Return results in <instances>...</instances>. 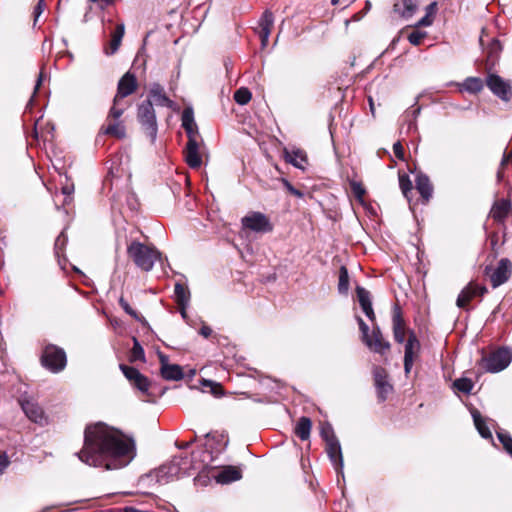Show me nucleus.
I'll list each match as a JSON object with an SVG mask.
<instances>
[{
  "label": "nucleus",
  "instance_id": "nucleus-9",
  "mask_svg": "<svg viewBox=\"0 0 512 512\" xmlns=\"http://www.w3.org/2000/svg\"><path fill=\"white\" fill-rule=\"evenodd\" d=\"M137 89V80L134 74L127 72L118 82L117 93L113 99V105L119 106L120 101L133 94Z\"/></svg>",
  "mask_w": 512,
  "mask_h": 512
},
{
  "label": "nucleus",
  "instance_id": "nucleus-12",
  "mask_svg": "<svg viewBox=\"0 0 512 512\" xmlns=\"http://www.w3.org/2000/svg\"><path fill=\"white\" fill-rule=\"evenodd\" d=\"M374 383L379 401L383 402L393 391V386L388 381V374L382 367L376 366L373 369Z\"/></svg>",
  "mask_w": 512,
  "mask_h": 512
},
{
  "label": "nucleus",
  "instance_id": "nucleus-51",
  "mask_svg": "<svg viewBox=\"0 0 512 512\" xmlns=\"http://www.w3.org/2000/svg\"><path fill=\"white\" fill-rule=\"evenodd\" d=\"M393 152L398 159H400V160L404 159V149H403L402 144L399 141L394 143Z\"/></svg>",
  "mask_w": 512,
  "mask_h": 512
},
{
  "label": "nucleus",
  "instance_id": "nucleus-61",
  "mask_svg": "<svg viewBox=\"0 0 512 512\" xmlns=\"http://www.w3.org/2000/svg\"><path fill=\"white\" fill-rule=\"evenodd\" d=\"M90 2H93V3H96V2H101L103 3L105 6H109V5H112L114 3L115 0H89Z\"/></svg>",
  "mask_w": 512,
  "mask_h": 512
},
{
  "label": "nucleus",
  "instance_id": "nucleus-6",
  "mask_svg": "<svg viewBox=\"0 0 512 512\" xmlns=\"http://www.w3.org/2000/svg\"><path fill=\"white\" fill-rule=\"evenodd\" d=\"M137 118L151 142H155L158 128L155 110L151 101H144L139 105Z\"/></svg>",
  "mask_w": 512,
  "mask_h": 512
},
{
  "label": "nucleus",
  "instance_id": "nucleus-27",
  "mask_svg": "<svg viewBox=\"0 0 512 512\" xmlns=\"http://www.w3.org/2000/svg\"><path fill=\"white\" fill-rule=\"evenodd\" d=\"M125 33V26L120 23L116 26L115 30L111 34V40L109 43V50H106V54L112 55L116 53L121 45L122 38Z\"/></svg>",
  "mask_w": 512,
  "mask_h": 512
},
{
  "label": "nucleus",
  "instance_id": "nucleus-33",
  "mask_svg": "<svg viewBox=\"0 0 512 512\" xmlns=\"http://www.w3.org/2000/svg\"><path fill=\"white\" fill-rule=\"evenodd\" d=\"M286 160L297 168H304L307 163V157L302 150H294L291 153L286 152Z\"/></svg>",
  "mask_w": 512,
  "mask_h": 512
},
{
  "label": "nucleus",
  "instance_id": "nucleus-31",
  "mask_svg": "<svg viewBox=\"0 0 512 512\" xmlns=\"http://www.w3.org/2000/svg\"><path fill=\"white\" fill-rule=\"evenodd\" d=\"M463 90L469 93H479L484 88V82L479 77H468L461 84Z\"/></svg>",
  "mask_w": 512,
  "mask_h": 512
},
{
  "label": "nucleus",
  "instance_id": "nucleus-43",
  "mask_svg": "<svg viewBox=\"0 0 512 512\" xmlns=\"http://www.w3.org/2000/svg\"><path fill=\"white\" fill-rule=\"evenodd\" d=\"M497 437L501 444L503 445L504 449L508 454L512 456V437L509 433L505 431H499L497 432Z\"/></svg>",
  "mask_w": 512,
  "mask_h": 512
},
{
  "label": "nucleus",
  "instance_id": "nucleus-34",
  "mask_svg": "<svg viewBox=\"0 0 512 512\" xmlns=\"http://www.w3.org/2000/svg\"><path fill=\"white\" fill-rule=\"evenodd\" d=\"M502 50L501 44L497 39H493L486 50L487 53V62L491 65H494L496 59L498 58L500 52Z\"/></svg>",
  "mask_w": 512,
  "mask_h": 512
},
{
  "label": "nucleus",
  "instance_id": "nucleus-48",
  "mask_svg": "<svg viewBox=\"0 0 512 512\" xmlns=\"http://www.w3.org/2000/svg\"><path fill=\"white\" fill-rule=\"evenodd\" d=\"M357 322L359 325V329L362 333V341H365L370 336L369 327L361 317H357Z\"/></svg>",
  "mask_w": 512,
  "mask_h": 512
},
{
  "label": "nucleus",
  "instance_id": "nucleus-22",
  "mask_svg": "<svg viewBox=\"0 0 512 512\" xmlns=\"http://www.w3.org/2000/svg\"><path fill=\"white\" fill-rule=\"evenodd\" d=\"M511 209V202L507 199H499L494 202L491 210L490 216L497 222L502 223L508 216V213Z\"/></svg>",
  "mask_w": 512,
  "mask_h": 512
},
{
  "label": "nucleus",
  "instance_id": "nucleus-17",
  "mask_svg": "<svg viewBox=\"0 0 512 512\" xmlns=\"http://www.w3.org/2000/svg\"><path fill=\"white\" fill-rule=\"evenodd\" d=\"M182 127L185 129L188 141H203L194 119V112L191 107H186L182 112Z\"/></svg>",
  "mask_w": 512,
  "mask_h": 512
},
{
  "label": "nucleus",
  "instance_id": "nucleus-14",
  "mask_svg": "<svg viewBox=\"0 0 512 512\" xmlns=\"http://www.w3.org/2000/svg\"><path fill=\"white\" fill-rule=\"evenodd\" d=\"M119 367L124 376L135 388L143 393L148 392L150 381L146 376L141 374L138 369L125 364H120Z\"/></svg>",
  "mask_w": 512,
  "mask_h": 512
},
{
  "label": "nucleus",
  "instance_id": "nucleus-18",
  "mask_svg": "<svg viewBox=\"0 0 512 512\" xmlns=\"http://www.w3.org/2000/svg\"><path fill=\"white\" fill-rule=\"evenodd\" d=\"M363 342L375 353L384 354L390 349V343L384 339L378 326L373 327L370 336Z\"/></svg>",
  "mask_w": 512,
  "mask_h": 512
},
{
  "label": "nucleus",
  "instance_id": "nucleus-46",
  "mask_svg": "<svg viewBox=\"0 0 512 512\" xmlns=\"http://www.w3.org/2000/svg\"><path fill=\"white\" fill-rule=\"evenodd\" d=\"M426 36V33L421 31H413L409 34L408 40L412 45H419L421 44L422 40Z\"/></svg>",
  "mask_w": 512,
  "mask_h": 512
},
{
  "label": "nucleus",
  "instance_id": "nucleus-42",
  "mask_svg": "<svg viewBox=\"0 0 512 512\" xmlns=\"http://www.w3.org/2000/svg\"><path fill=\"white\" fill-rule=\"evenodd\" d=\"M356 294H357L358 302L361 307L368 306V305L372 304L370 292L368 290H366L365 288L358 286L356 288Z\"/></svg>",
  "mask_w": 512,
  "mask_h": 512
},
{
  "label": "nucleus",
  "instance_id": "nucleus-40",
  "mask_svg": "<svg viewBox=\"0 0 512 512\" xmlns=\"http://www.w3.org/2000/svg\"><path fill=\"white\" fill-rule=\"evenodd\" d=\"M252 94L249 89L241 87L234 93V100L240 105H245L251 100Z\"/></svg>",
  "mask_w": 512,
  "mask_h": 512
},
{
  "label": "nucleus",
  "instance_id": "nucleus-24",
  "mask_svg": "<svg viewBox=\"0 0 512 512\" xmlns=\"http://www.w3.org/2000/svg\"><path fill=\"white\" fill-rule=\"evenodd\" d=\"M416 189L421 195L423 202L427 203L433 194V186L428 178L424 174H418L416 176Z\"/></svg>",
  "mask_w": 512,
  "mask_h": 512
},
{
  "label": "nucleus",
  "instance_id": "nucleus-53",
  "mask_svg": "<svg viewBox=\"0 0 512 512\" xmlns=\"http://www.w3.org/2000/svg\"><path fill=\"white\" fill-rule=\"evenodd\" d=\"M433 22L432 16L429 14H426L424 17H422L418 23L417 26H430Z\"/></svg>",
  "mask_w": 512,
  "mask_h": 512
},
{
  "label": "nucleus",
  "instance_id": "nucleus-54",
  "mask_svg": "<svg viewBox=\"0 0 512 512\" xmlns=\"http://www.w3.org/2000/svg\"><path fill=\"white\" fill-rule=\"evenodd\" d=\"M271 31L272 30H261L260 31V38H261V43H262L263 47H265L267 45Z\"/></svg>",
  "mask_w": 512,
  "mask_h": 512
},
{
  "label": "nucleus",
  "instance_id": "nucleus-37",
  "mask_svg": "<svg viewBox=\"0 0 512 512\" xmlns=\"http://www.w3.org/2000/svg\"><path fill=\"white\" fill-rule=\"evenodd\" d=\"M349 290V274L345 266H341L339 270L338 291L340 294H347Z\"/></svg>",
  "mask_w": 512,
  "mask_h": 512
},
{
  "label": "nucleus",
  "instance_id": "nucleus-26",
  "mask_svg": "<svg viewBox=\"0 0 512 512\" xmlns=\"http://www.w3.org/2000/svg\"><path fill=\"white\" fill-rule=\"evenodd\" d=\"M241 471L234 466L223 468L216 476L218 483L226 484L241 479Z\"/></svg>",
  "mask_w": 512,
  "mask_h": 512
},
{
  "label": "nucleus",
  "instance_id": "nucleus-15",
  "mask_svg": "<svg viewBox=\"0 0 512 512\" xmlns=\"http://www.w3.org/2000/svg\"><path fill=\"white\" fill-rule=\"evenodd\" d=\"M19 403L25 415L34 423L44 425L47 423V417L43 409L33 399H20Z\"/></svg>",
  "mask_w": 512,
  "mask_h": 512
},
{
  "label": "nucleus",
  "instance_id": "nucleus-7",
  "mask_svg": "<svg viewBox=\"0 0 512 512\" xmlns=\"http://www.w3.org/2000/svg\"><path fill=\"white\" fill-rule=\"evenodd\" d=\"M42 365L53 373L62 371L67 363L66 353L63 349L48 345L45 347L42 357Z\"/></svg>",
  "mask_w": 512,
  "mask_h": 512
},
{
  "label": "nucleus",
  "instance_id": "nucleus-32",
  "mask_svg": "<svg viewBox=\"0 0 512 512\" xmlns=\"http://www.w3.org/2000/svg\"><path fill=\"white\" fill-rule=\"evenodd\" d=\"M174 297L177 305H189L190 291L181 283H176L174 287Z\"/></svg>",
  "mask_w": 512,
  "mask_h": 512
},
{
  "label": "nucleus",
  "instance_id": "nucleus-64",
  "mask_svg": "<svg viewBox=\"0 0 512 512\" xmlns=\"http://www.w3.org/2000/svg\"><path fill=\"white\" fill-rule=\"evenodd\" d=\"M42 80H43V74L40 73L39 76H38V79H37V82H36V85H35V92L38 90V88L40 87L41 83H42Z\"/></svg>",
  "mask_w": 512,
  "mask_h": 512
},
{
  "label": "nucleus",
  "instance_id": "nucleus-4",
  "mask_svg": "<svg viewBox=\"0 0 512 512\" xmlns=\"http://www.w3.org/2000/svg\"><path fill=\"white\" fill-rule=\"evenodd\" d=\"M512 360V352L508 348H499L479 361L480 367L490 373L504 370Z\"/></svg>",
  "mask_w": 512,
  "mask_h": 512
},
{
  "label": "nucleus",
  "instance_id": "nucleus-56",
  "mask_svg": "<svg viewBox=\"0 0 512 512\" xmlns=\"http://www.w3.org/2000/svg\"><path fill=\"white\" fill-rule=\"evenodd\" d=\"M212 333V329L206 325H203L200 329V334L205 337V338H208Z\"/></svg>",
  "mask_w": 512,
  "mask_h": 512
},
{
  "label": "nucleus",
  "instance_id": "nucleus-57",
  "mask_svg": "<svg viewBox=\"0 0 512 512\" xmlns=\"http://www.w3.org/2000/svg\"><path fill=\"white\" fill-rule=\"evenodd\" d=\"M73 190H74L73 186H70V185H66V186H64V187L62 188V193H63L64 195H66V196H67V198H69V201L71 200V198H70V197H71V194L73 193Z\"/></svg>",
  "mask_w": 512,
  "mask_h": 512
},
{
  "label": "nucleus",
  "instance_id": "nucleus-55",
  "mask_svg": "<svg viewBox=\"0 0 512 512\" xmlns=\"http://www.w3.org/2000/svg\"><path fill=\"white\" fill-rule=\"evenodd\" d=\"M9 465L8 457L4 455H0V474L3 473V471L7 468Z\"/></svg>",
  "mask_w": 512,
  "mask_h": 512
},
{
  "label": "nucleus",
  "instance_id": "nucleus-1",
  "mask_svg": "<svg viewBox=\"0 0 512 512\" xmlns=\"http://www.w3.org/2000/svg\"><path fill=\"white\" fill-rule=\"evenodd\" d=\"M76 455L89 466L105 470L120 469L134 458L135 444L120 430L98 422L86 426L83 447Z\"/></svg>",
  "mask_w": 512,
  "mask_h": 512
},
{
  "label": "nucleus",
  "instance_id": "nucleus-47",
  "mask_svg": "<svg viewBox=\"0 0 512 512\" xmlns=\"http://www.w3.org/2000/svg\"><path fill=\"white\" fill-rule=\"evenodd\" d=\"M321 436L325 440L326 443L328 442L330 437H336L335 434H334L333 428L329 424H326V425L322 426V428H321Z\"/></svg>",
  "mask_w": 512,
  "mask_h": 512
},
{
  "label": "nucleus",
  "instance_id": "nucleus-58",
  "mask_svg": "<svg viewBox=\"0 0 512 512\" xmlns=\"http://www.w3.org/2000/svg\"><path fill=\"white\" fill-rule=\"evenodd\" d=\"M436 2L430 3L426 8V14H429L430 16H433L436 12Z\"/></svg>",
  "mask_w": 512,
  "mask_h": 512
},
{
  "label": "nucleus",
  "instance_id": "nucleus-41",
  "mask_svg": "<svg viewBox=\"0 0 512 512\" xmlns=\"http://www.w3.org/2000/svg\"><path fill=\"white\" fill-rule=\"evenodd\" d=\"M274 24V15L270 10H266L259 21L261 30H272Z\"/></svg>",
  "mask_w": 512,
  "mask_h": 512
},
{
  "label": "nucleus",
  "instance_id": "nucleus-39",
  "mask_svg": "<svg viewBox=\"0 0 512 512\" xmlns=\"http://www.w3.org/2000/svg\"><path fill=\"white\" fill-rule=\"evenodd\" d=\"M133 342H134V345H133L131 353H130V361L131 362H135L138 360L144 361L145 360L144 349L142 348V346L140 345V343L138 342V340L136 338H133Z\"/></svg>",
  "mask_w": 512,
  "mask_h": 512
},
{
  "label": "nucleus",
  "instance_id": "nucleus-5",
  "mask_svg": "<svg viewBox=\"0 0 512 512\" xmlns=\"http://www.w3.org/2000/svg\"><path fill=\"white\" fill-rule=\"evenodd\" d=\"M123 112L124 108L113 105L100 129V132L118 139H123L126 136L125 125L120 119Z\"/></svg>",
  "mask_w": 512,
  "mask_h": 512
},
{
  "label": "nucleus",
  "instance_id": "nucleus-62",
  "mask_svg": "<svg viewBox=\"0 0 512 512\" xmlns=\"http://www.w3.org/2000/svg\"><path fill=\"white\" fill-rule=\"evenodd\" d=\"M178 307H179V310H180L181 316H182L183 318H186V316H187L186 308L188 307V305H178Z\"/></svg>",
  "mask_w": 512,
  "mask_h": 512
},
{
  "label": "nucleus",
  "instance_id": "nucleus-8",
  "mask_svg": "<svg viewBox=\"0 0 512 512\" xmlns=\"http://www.w3.org/2000/svg\"><path fill=\"white\" fill-rule=\"evenodd\" d=\"M512 264L509 259L502 258L496 268L486 267L485 275L490 278L494 288L504 284L511 276Z\"/></svg>",
  "mask_w": 512,
  "mask_h": 512
},
{
  "label": "nucleus",
  "instance_id": "nucleus-63",
  "mask_svg": "<svg viewBox=\"0 0 512 512\" xmlns=\"http://www.w3.org/2000/svg\"><path fill=\"white\" fill-rule=\"evenodd\" d=\"M291 194L298 198H302L304 196V193L296 188L291 192Z\"/></svg>",
  "mask_w": 512,
  "mask_h": 512
},
{
  "label": "nucleus",
  "instance_id": "nucleus-19",
  "mask_svg": "<svg viewBox=\"0 0 512 512\" xmlns=\"http://www.w3.org/2000/svg\"><path fill=\"white\" fill-rule=\"evenodd\" d=\"M203 141H188L184 155L185 161L192 169H198L202 165V155L200 152Z\"/></svg>",
  "mask_w": 512,
  "mask_h": 512
},
{
  "label": "nucleus",
  "instance_id": "nucleus-52",
  "mask_svg": "<svg viewBox=\"0 0 512 512\" xmlns=\"http://www.w3.org/2000/svg\"><path fill=\"white\" fill-rule=\"evenodd\" d=\"M361 308H362L363 312L365 313V315L368 317V319L371 322H374L376 319V316H375L372 304L368 305V306L361 307Z\"/></svg>",
  "mask_w": 512,
  "mask_h": 512
},
{
  "label": "nucleus",
  "instance_id": "nucleus-28",
  "mask_svg": "<svg viewBox=\"0 0 512 512\" xmlns=\"http://www.w3.org/2000/svg\"><path fill=\"white\" fill-rule=\"evenodd\" d=\"M471 415L479 434L485 439H491L492 433L486 424V420L481 416L480 412L477 409H473L471 411Z\"/></svg>",
  "mask_w": 512,
  "mask_h": 512
},
{
  "label": "nucleus",
  "instance_id": "nucleus-36",
  "mask_svg": "<svg viewBox=\"0 0 512 512\" xmlns=\"http://www.w3.org/2000/svg\"><path fill=\"white\" fill-rule=\"evenodd\" d=\"M119 305L128 315H130L136 321L142 324H147L145 318L141 316L136 310H134L124 297L119 298Z\"/></svg>",
  "mask_w": 512,
  "mask_h": 512
},
{
  "label": "nucleus",
  "instance_id": "nucleus-10",
  "mask_svg": "<svg viewBox=\"0 0 512 512\" xmlns=\"http://www.w3.org/2000/svg\"><path fill=\"white\" fill-rule=\"evenodd\" d=\"M486 85L491 92L504 101H508L511 97V86L503 78L497 74L490 73L486 77Z\"/></svg>",
  "mask_w": 512,
  "mask_h": 512
},
{
  "label": "nucleus",
  "instance_id": "nucleus-35",
  "mask_svg": "<svg viewBox=\"0 0 512 512\" xmlns=\"http://www.w3.org/2000/svg\"><path fill=\"white\" fill-rule=\"evenodd\" d=\"M453 388L459 392L470 394L474 388V383L471 379L462 377L453 382Z\"/></svg>",
  "mask_w": 512,
  "mask_h": 512
},
{
  "label": "nucleus",
  "instance_id": "nucleus-16",
  "mask_svg": "<svg viewBox=\"0 0 512 512\" xmlns=\"http://www.w3.org/2000/svg\"><path fill=\"white\" fill-rule=\"evenodd\" d=\"M146 101H151L152 106L155 104L157 106L167 107L174 109L175 103L172 101L165 93L163 86L159 83H153L150 86L148 99Z\"/></svg>",
  "mask_w": 512,
  "mask_h": 512
},
{
  "label": "nucleus",
  "instance_id": "nucleus-13",
  "mask_svg": "<svg viewBox=\"0 0 512 512\" xmlns=\"http://www.w3.org/2000/svg\"><path fill=\"white\" fill-rule=\"evenodd\" d=\"M420 351V342L413 331L409 333L404 350V370L409 374Z\"/></svg>",
  "mask_w": 512,
  "mask_h": 512
},
{
  "label": "nucleus",
  "instance_id": "nucleus-59",
  "mask_svg": "<svg viewBox=\"0 0 512 512\" xmlns=\"http://www.w3.org/2000/svg\"><path fill=\"white\" fill-rule=\"evenodd\" d=\"M281 182L289 193H291L295 189V187L287 179L282 178Z\"/></svg>",
  "mask_w": 512,
  "mask_h": 512
},
{
  "label": "nucleus",
  "instance_id": "nucleus-11",
  "mask_svg": "<svg viewBox=\"0 0 512 512\" xmlns=\"http://www.w3.org/2000/svg\"><path fill=\"white\" fill-rule=\"evenodd\" d=\"M243 227L255 232H270L272 225L269 219L260 212H253L242 218Z\"/></svg>",
  "mask_w": 512,
  "mask_h": 512
},
{
  "label": "nucleus",
  "instance_id": "nucleus-2",
  "mask_svg": "<svg viewBox=\"0 0 512 512\" xmlns=\"http://www.w3.org/2000/svg\"><path fill=\"white\" fill-rule=\"evenodd\" d=\"M206 450L194 451L191 460L187 457L176 456L170 462L163 464L155 471L156 481L160 484H166L184 475H189L190 470H201L210 461H212L213 444L212 441H217L219 447L216 448V453L222 452L228 440L223 435L211 436L206 435Z\"/></svg>",
  "mask_w": 512,
  "mask_h": 512
},
{
  "label": "nucleus",
  "instance_id": "nucleus-29",
  "mask_svg": "<svg viewBox=\"0 0 512 512\" xmlns=\"http://www.w3.org/2000/svg\"><path fill=\"white\" fill-rule=\"evenodd\" d=\"M312 422L308 417H301L295 427V434L301 440H307L310 437Z\"/></svg>",
  "mask_w": 512,
  "mask_h": 512
},
{
  "label": "nucleus",
  "instance_id": "nucleus-38",
  "mask_svg": "<svg viewBox=\"0 0 512 512\" xmlns=\"http://www.w3.org/2000/svg\"><path fill=\"white\" fill-rule=\"evenodd\" d=\"M399 187L405 196V198L410 201L409 193L412 191V182L408 175L399 174Z\"/></svg>",
  "mask_w": 512,
  "mask_h": 512
},
{
  "label": "nucleus",
  "instance_id": "nucleus-49",
  "mask_svg": "<svg viewBox=\"0 0 512 512\" xmlns=\"http://www.w3.org/2000/svg\"><path fill=\"white\" fill-rule=\"evenodd\" d=\"M45 8H46L45 0H38V3L35 6L34 11H33L34 22H37L39 16L43 13Z\"/></svg>",
  "mask_w": 512,
  "mask_h": 512
},
{
  "label": "nucleus",
  "instance_id": "nucleus-45",
  "mask_svg": "<svg viewBox=\"0 0 512 512\" xmlns=\"http://www.w3.org/2000/svg\"><path fill=\"white\" fill-rule=\"evenodd\" d=\"M350 186H351V190H352L354 196L359 201H363V197H364L366 191H365L364 187L362 186V184L359 182H356V181H352L350 183Z\"/></svg>",
  "mask_w": 512,
  "mask_h": 512
},
{
  "label": "nucleus",
  "instance_id": "nucleus-20",
  "mask_svg": "<svg viewBox=\"0 0 512 512\" xmlns=\"http://www.w3.org/2000/svg\"><path fill=\"white\" fill-rule=\"evenodd\" d=\"M486 292V287L470 283L460 292L456 304L459 308H464L474 297L482 296Z\"/></svg>",
  "mask_w": 512,
  "mask_h": 512
},
{
  "label": "nucleus",
  "instance_id": "nucleus-44",
  "mask_svg": "<svg viewBox=\"0 0 512 512\" xmlns=\"http://www.w3.org/2000/svg\"><path fill=\"white\" fill-rule=\"evenodd\" d=\"M512 160V150L509 152H504L503 158L500 163L499 170L497 172V179L501 181L504 177L503 169L504 167Z\"/></svg>",
  "mask_w": 512,
  "mask_h": 512
},
{
  "label": "nucleus",
  "instance_id": "nucleus-25",
  "mask_svg": "<svg viewBox=\"0 0 512 512\" xmlns=\"http://www.w3.org/2000/svg\"><path fill=\"white\" fill-rule=\"evenodd\" d=\"M393 9L400 17L408 19L416 12L417 5L413 0H399L394 4Z\"/></svg>",
  "mask_w": 512,
  "mask_h": 512
},
{
  "label": "nucleus",
  "instance_id": "nucleus-3",
  "mask_svg": "<svg viewBox=\"0 0 512 512\" xmlns=\"http://www.w3.org/2000/svg\"><path fill=\"white\" fill-rule=\"evenodd\" d=\"M127 254L141 270L148 272L160 258V252L154 247L139 241H132L127 247Z\"/></svg>",
  "mask_w": 512,
  "mask_h": 512
},
{
  "label": "nucleus",
  "instance_id": "nucleus-50",
  "mask_svg": "<svg viewBox=\"0 0 512 512\" xmlns=\"http://www.w3.org/2000/svg\"><path fill=\"white\" fill-rule=\"evenodd\" d=\"M67 242V237L64 232H61L60 235L55 240V249L57 253L64 248Z\"/></svg>",
  "mask_w": 512,
  "mask_h": 512
},
{
  "label": "nucleus",
  "instance_id": "nucleus-23",
  "mask_svg": "<svg viewBox=\"0 0 512 512\" xmlns=\"http://www.w3.org/2000/svg\"><path fill=\"white\" fill-rule=\"evenodd\" d=\"M393 335L398 343H403L405 339V322L401 314L400 308L396 307L392 317Z\"/></svg>",
  "mask_w": 512,
  "mask_h": 512
},
{
  "label": "nucleus",
  "instance_id": "nucleus-21",
  "mask_svg": "<svg viewBox=\"0 0 512 512\" xmlns=\"http://www.w3.org/2000/svg\"><path fill=\"white\" fill-rule=\"evenodd\" d=\"M326 451L336 470L341 471L343 468V457L340 443L336 437H330L326 443Z\"/></svg>",
  "mask_w": 512,
  "mask_h": 512
},
{
  "label": "nucleus",
  "instance_id": "nucleus-30",
  "mask_svg": "<svg viewBox=\"0 0 512 512\" xmlns=\"http://www.w3.org/2000/svg\"><path fill=\"white\" fill-rule=\"evenodd\" d=\"M161 375L166 380H180L183 377V372L178 365L163 364L161 366Z\"/></svg>",
  "mask_w": 512,
  "mask_h": 512
},
{
  "label": "nucleus",
  "instance_id": "nucleus-60",
  "mask_svg": "<svg viewBox=\"0 0 512 512\" xmlns=\"http://www.w3.org/2000/svg\"><path fill=\"white\" fill-rule=\"evenodd\" d=\"M123 512H149V511L140 510V509H137L135 507H125L123 509Z\"/></svg>",
  "mask_w": 512,
  "mask_h": 512
}]
</instances>
